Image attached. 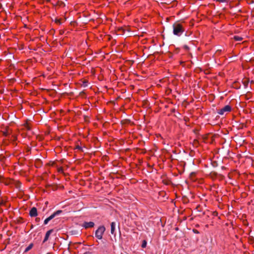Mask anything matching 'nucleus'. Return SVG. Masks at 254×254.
Returning <instances> with one entry per match:
<instances>
[{
	"mask_svg": "<svg viewBox=\"0 0 254 254\" xmlns=\"http://www.w3.org/2000/svg\"><path fill=\"white\" fill-rule=\"evenodd\" d=\"M173 34L177 36H180L185 31L183 25L181 23L176 22L173 25Z\"/></svg>",
	"mask_w": 254,
	"mask_h": 254,
	"instance_id": "f257e3e1",
	"label": "nucleus"
},
{
	"mask_svg": "<svg viewBox=\"0 0 254 254\" xmlns=\"http://www.w3.org/2000/svg\"><path fill=\"white\" fill-rule=\"evenodd\" d=\"M105 227L104 226H100L95 231V237L99 240H101L103 238V235L105 231Z\"/></svg>",
	"mask_w": 254,
	"mask_h": 254,
	"instance_id": "f03ea898",
	"label": "nucleus"
},
{
	"mask_svg": "<svg viewBox=\"0 0 254 254\" xmlns=\"http://www.w3.org/2000/svg\"><path fill=\"white\" fill-rule=\"evenodd\" d=\"M62 210H59L53 213L52 215H51L49 217L44 220V224H47L50 220L53 219L56 216L60 215L61 213H62Z\"/></svg>",
	"mask_w": 254,
	"mask_h": 254,
	"instance_id": "7ed1b4c3",
	"label": "nucleus"
},
{
	"mask_svg": "<svg viewBox=\"0 0 254 254\" xmlns=\"http://www.w3.org/2000/svg\"><path fill=\"white\" fill-rule=\"evenodd\" d=\"M231 110V107L229 105H226L225 107H224L223 108L221 109L218 111V114L219 115H223L225 112H230Z\"/></svg>",
	"mask_w": 254,
	"mask_h": 254,
	"instance_id": "20e7f679",
	"label": "nucleus"
},
{
	"mask_svg": "<svg viewBox=\"0 0 254 254\" xmlns=\"http://www.w3.org/2000/svg\"><path fill=\"white\" fill-rule=\"evenodd\" d=\"M82 227L85 228V229H87L89 228H92L94 226V223L93 222H84L82 224Z\"/></svg>",
	"mask_w": 254,
	"mask_h": 254,
	"instance_id": "39448f33",
	"label": "nucleus"
},
{
	"mask_svg": "<svg viewBox=\"0 0 254 254\" xmlns=\"http://www.w3.org/2000/svg\"><path fill=\"white\" fill-rule=\"evenodd\" d=\"M37 210L35 207H32L29 212V215L31 217H36L37 215Z\"/></svg>",
	"mask_w": 254,
	"mask_h": 254,
	"instance_id": "423d86ee",
	"label": "nucleus"
},
{
	"mask_svg": "<svg viewBox=\"0 0 254 254\" xmlns=\"http://www.w3.org/2000/svg\"><path fill=\"white\" fill-rule=\"evenodd\" d=\"M53 231V230L52 229H51V230L48 231L46 232L44 241H43L44 243L46 242L48 240L50 235H51V234L52 233Z\"/></svg>",
	"mask_w": 254,
	"mask_h": 254,
	"instance_id": "0eeeda50",
	"label": "nucleus"
},
{
	"mask_svg": "<svg viewBox=\"0 0 254 254\" xmlns=\"http://www.w3.org/2000/svg\"><path fill=\"white\" fill-rule=\"evenodd\" d=\"M116 223L113 222L111 224V233L112 235H115Z\"/></svg>",
	"mask_w": 254,
	"mask_h": 254,
	"instance_id": "6e6552de",
	"label": "nucleus"
},
{
	"mask_svg": "<svg viewBox=\"0 0 254 254\" xmlns=\"http://www.w3.org/2000/svg\"><path fill=\"white\" fill-rule=\"evenodd\" d=\"M234 39L236 41H241L243 40V38L239 36H234Z\"/></svg>",
	"mask_w": 254,
	"mask_h": 254,
	"instance_id": "1a4fd4ad",
	"label": "nucleus"
},
{
	"mask_svg": "<svg viewBox=\"0 0 254 254\" xmlns=\"http://www.w3.org/2000/svg\"><path fill=\"white\" fill-rule=\"evenodd\" d=\"M146 245H147V242L145 240H143V242H142V245H141V247L143 248H144L146 247Z\"/></svg>",
	"mask_w": 254,
	"mask_h": 254,
	"instance_id": "9d476101",
	"label": "nucleus"
},
{
	"mask_svg": "<svg viewBox=\"0 0 254 254\" xmlns=\"http://www.w3.org/2000/svg\"><path fill=\"white\" fill-rule=\"evenodd\" d=\"M32 244H30L28 247H27L25 250V252H28V251H29L32 247Z\"/></svg>",
	"mask_w": 254,
	"mask_h": 254,
	"instance_id": "9b49d317",
	"label": "nucleus"
},
{
	"mask_svg": "<svg viewBox=\"0 0 254 254\" xmlns=\"http://www.w3.org/2000/svg\"><path fill=\"white\" fill-rule=\"evenodd\" d=\"M217 1H219L220 2H226L227 1V0H216Z\"/></svg>",
	"mask_w": 254,
	"mask_h": 254,
	"instance_id": "f8f14e48",
	"label": "nucleus"
},
{
	"mask_svg": "<svg viewBox=\"0 0 254 254\" xmlns=\"http://www.w3.org/2000/svg\"><path fill=\"white\" fill-rule=\"evenodd\" d=\"M76 148H77V149H78V150H82V148H81V147H80V146H78V145L76 146Z\"/></svg>",
	"mask_w": 254,
	"mask_h": 254,
	"instance_id": "ddd939ff",
	"label": "nucleus"
},
{
	"mask_svg": "<svg viewBox=\"0 0 254 254\" xmlns=\"http://www.w3.org/2000/svg\"><path fill=\"white\" fill-rule=\"evenodd\" d=\"M193 231L195 233L198 234L199 233L198 231L196 230H193Z\"/></svg>",
	"mask_w": 254,
	"mask_h": 254,
	"instance_id": "4468645a",
	"label": "nucleus"
},
{
	"mask_svg": "<svg viewBox=\"0 0 254 254\" xmlns=\"http://www.w3.org/2000/svg\"><path fill=\"white\" fill-rule=\"evenodd\" d=\"M83 86L85 87L86 86H87V83L86 82H84L83 83Z\"/></svg>",
	"mask_w": 254,
	"mask_h": 254,
	"instance_id": "2eb2a0df",
	"label": "nucleus"
},
{
	"mask_svg": "<svg viewBox=\"0 0 254 254\" xmlns=\"http://www.w3.org/2000/svg\"><path fill=\"white\" fill-rule=\"evenodd\" d=\"M36 221H39V220H40V218H37L36 219Z\"/></svg>",
	"mask_w": 254,
	"mask_h": 254,
	"instance_id": "dca6fc26",
	"label": "nucleus"
},
{
	"mask_svg": "<svg viewBox=\"0 0 254 254\" xmlns=\"http://www.w3.org/2000/svg\"><path fill=\"white\" fill-rule=\"evenodd\" d=\"M84 254H90V253L89 252H86Z\"/></svg>",
	"mask_w": 254,
	"mask_h": 254,
	"instance_id": "f3484780",
	"label": "nucleus"
}]
</instances>
